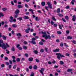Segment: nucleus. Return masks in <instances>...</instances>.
<instances>
[{"label": "nucleus", "mask_w": 76, "mask_h": 76, "mask_svg": "<svg viewBox=\"0 0 76 76\" xmlns=\"http://www.w3.org/2000/svg\"><path fill=\"white\" fill-rule=\"evenodd\" d=\"M42 34H43L42 37H43V38L45 37L46 40H47L48 38L49 39H51V36L49 35H47L46 33V32H42Z\"/></svg>", "instance_id": "1"}, {"label": "nucleus", "mask_w": 76, "mask_h": 76, "mask_svg": "<svg viewBox=\"0 0 76 76\" xmlns=\"http://www.w3.org/2000/svg\"><path fill=\"white\" fill-rule=\"evenodd\" d=\"M6 45L4 43L2 44L0 43V47H2V48L3 49H6L7 48H9V47H10V46L7 43L6 44Z\"/></svg>", "instance_id": "2"}, {"label": "nucleus", "mask_w": 76, "mask_h": 76, "mask_svg": "<svg viewBox=\"0 0 76 76\" xmlns=\"http://www.w3.org/2000/svg\"><path fill=\"white\" fill-rule=\"evenodd\" d=\"M56 55L57 56V58H58V59H60V57H64V56L61 55V54L60 53H56Z\"/></svg>", "instance_id": "3"}, {"label": "nucleus", "mask_w": 76, "mask_h": 76, "mask_svg": "<svg viewBox=\"0 0 76 76\" xmlns=\"http://www.w3.org/2000/svg\"><path fill=\"white\" fill-rule=\"evenodd\" d=\"M10 20H9L10 22H16V20L15 19H13V18L12 16H10Z\"/></svg>", "instance_id": "4"}, {"label": "nucleus", "mask_w": 76, "mask_h": 76, "mask_svg": "<svg viewBox=\"0 0 76 76\" xmlns=\"http://www.w3.org/2000/svg\"><path fill=\"white\" fill-rule=\"evenodd\" d=\"M19 13V10H17L15 12V13L16 14V15H14L15 18H18V13Z\"/></svg>", "instance_id": "5"}, {"label": "nucleus", "mask_w": 76, "mask_h": 76, "mask_svg": "<svg viewBox=\"0 0 76 76\" xmlns=\"http://www.w3.org/2000/svg\"><path fill=\"white\" fill-rule=\"evenodd\" d=\"M39 72H40V73H41L42 75H44L43 72H44V68H42L40 70H39Z\"/></svg>", "instance_id": "6"}, {"label": "nucleus", "mask_w": 76, "mask_h": 76, "mask_svg": "<svg viewBox=\"0 0 76 76\" xmlns=\"http://www.w3.org/2000/svg\"><path fill=\"white\" fill-rule=\"evenodd\" d=\"M59 50H60L59 49H56L55 50H53V51L54 53H56L57 52H58Z\"/></svg>", "instance_id": "7"}, {"label": "nucleus", "mask_w": 76, "mask_h": 76, "mask_svg": "<svg viewBox=\"0 0 76 76\" xmlns=\"http://www.w3.org/2000/svg\"><path fill=\"white\" fill-rule=\"evenodd\" d=\"M30 30V28H28L27 29H26L25 30V32L26 33H27V34L29 33V31Z\"/></svg>", "instance_id": "8"}, {"label": "nucleus", "mask_w": 76, "mask_h": 76, "mask_svg": "<svg viewBox=\"0 0 76 76\" xmlns=\"http://www.w3.org/2000/svg\"><path fill=\"white\" fill-rule=\"evenodd\" d=\"M72 20L73 21H75L76 20V16L75 15H73L72 16Z\"/></svg>", "instance_id": "9"}, {"label": "nucleus", "mask_w": 76, "mask_h": 76, "mask_svg": "<svg viewBox=\"0 0 76 76\" xmlns=\"http://www.w3.org/2000/svg\"><path fill=\"white\" fill-rule=\"evenodd\" d=\"M16 35L17 36H18V38H19L20 37H21L22 36V35H21V34L20 33H17L16 34Z\"/></svg>", "instance_id": "10"}, {"label": "nucleus", "mask_w": 76, "mask_h": 76, "mask_svg": "<svg viewBox=\"0 0 76 76\" xmlns=\"http://www.w3.org/2000/svg\"><path fill=\"white\" fill-rule=\"evenodd\" d=\"M67 38L68 39H72V37L70 36H68L67 37Z\"/></svg>", "instance_id": "11"}, {"label": "nucleus", "mask_w": 76, "mask_h": 76, "mask_svg": "<svg viewBox=\"0 0 76 76\" xmlns=\"http://www.w3.org/2000/svg\"><path fill=\"white\" fill-rule=\"evenodd\" d=\"M28 60L30 61H33V58H29Z\"/></svg>", "instance_id": "12"}, {"label": "nucleus", "mask_w": 76, "mask_h": 76, "mask_svg": "<svg viewBox=\"0 0 76 76\" xmlns=\"http://www.w3.org/2000/svg\"><path fill=\"white\" fill-rule=\"evenodd\" d=\"M23 18L24 19H28L29 17H28V16H24L23 17Z\"/></svg>", "instance_id": "13"}, {"label": "nucleus", "mask_w": 76, "mask_h": 76, "mask_svg": "<svg viewBox=\"0 0 76 76\" xmlns=\"http://www.w3.org/2000/svg\"><path fill=\"white\" fill-rule=\"evenodd\" d=\"M42 4L43 6H45V2H42Z\"/></svg>", "instance_id": "14"}, {"label": "nucleus", "mask_w": 76, "mask_h": 76, "mask_svg": "<svg viewBox=\"0 0 76 76\" xmlns=\"http://www.w3.org/2000/svg\"><path fill=\"white\" fill-rule=\"evenodd\" d=\"M1 16H4V15L1 12L0 13V18H1Z\"/></svg>", "instance_id": "15"}, {"label": "nucleus", "mask_w": 76, "mask_h": 76, "mask_svg": "<svg viewBox=\"0 0 76 76\" xmlns=\"http://www.w3.org/2000/svg\"><path fill=\"white\" fill-rule=\"evenodd\" d=\"M12 26L13 28H16V27H17V25H16V24H13V25H12Z\"/></svg>", "instance_id": "16"}, {"label": "nucleus", "mask_w": 76, "mask_h": 76, "mask_svg": "<svg viewBox=\"0 0 76 76\" xmlns=\"http://www.w3.org/2000/svg\"><path fill=\"white\" fill-rule=\"evenodd\" d=\"M18 8H22V7H23V6L18 5Z\"/></svg>", "instance_id": "17"}, {"label": "nucleus", "mask_w": 76, "mask_h": 76, "mask_svg": "<svg viewBox=\"0 0 76 76\" xmlns=\"http://www.w3.org/2000/svg\"><path fill=\"white\" fill-rule=\"evenodd\" d=\"M23 49H24L25 50H26V49H27V46H23Z\"/></svg>", "instance_id": "18"}, {"label": "nucleus", "mask_w": 76, "mask_h": 76, "mask_svg": "<svg viewBox=\"0 0 76 76\" xmlns=\"http://www.w3.org/2000/svg\"><path fill=\"white\" fill-rule=\"evenodd\" d=\"M52 19L53 20H54V21H56V20L55 18V17L54 16H52Z\"/></svg>", "instance_id": "19"}, {"label": "nucleus", "mask_w": 76, "mask_h": 76, "mask_svg": "<svg viewBox=\"0 0 76 76\" xmlns=\"http://www.w3.org/2000/svg\"><path fill=\"white\" fill-rule=\"evenodd\" d=\"M31 43L32 44H36V43H35V42L34 41H32L31 42Z\"/></svg>", "instance_id": "20"}, {"label": "nucleus", "mask_w": 76, "mask_h": 76, "mask_svg": "<svg viewBox=\"0 0 76 76\" xmlns=\"http://www.w3.org/2000/svg\"><path fill=\"white\" fill-rule=\"evenodd\" d=\"M60 11V8H58L57 10V13H59Z\"/></svg>", "instance_id": "21"}, {"label": "nucleus", "mask_w": 76, "mask_h": 76, "mask_svg": "<svg viewBox=\"0 0 76 76\" xmlns=\"http://www.w3.org/2000/svg\"><path fill=\"white\" fill-rule=\"evenodd\" d=\"M3 39H6V37L5 36H4V35H3L2 37Z\"/></svg>", "instance_id": "22"}, {"label": "nucleus", "mask_w": 76, "mask_h": 76, "mask_svg": "<svg viewBox=\"0 0 76 76\" xmlns=\"http://www.w3.org/2000/svg\"><path fill=\"white\" fill-rule=\"evenodd\" d=\"M33 68H34V69H37V66L35 65L34 66Z\"/></svg>", "instance_id": "23"}, {"label": "nucleus", "mask_w": 76, "mask_h": 76, "mask_svg": "<svg viewBox=\"0 0 76 76\" xmlns=\"http://www.w3.org/2000/svg\"><path fill=\"white\" fill-rule=\"evenodd\" d=\"M60 64H62V65H63V64H64V62L62 61H60Z\"/></svg>", "instance_id": "24"}, {"label": "nucleus", "mask_w": 76, "mask_h": 76, "mask_svg": "<svg viewBox=\"0 0 76 76\" xmlns=\"http://www.w3.org/2000/svg\"><path fill=\"white\" fill-rule=\"evenodd\" d=\"M16 65H14L13 66V69L15 70V69H16Z\"/></svg>", "instance_id": "25"}, {"label": "nucleus", "mask_w": 76, "mask_h": 76, "mask_svg": "<svg viewBox=\"0 0 76 76\" xmlns=\"http://www.w3.org/2000/svg\"><path fill=\"white\" fill-rule=\"evenodd\" d=\"M2 10L3 11H6L7 10V8H3L2 9Z\"/></svg>", "instance_id": "26"}, {"label": "nucleus", "mask_w": 76, "mask_h": 76, "mask_svg": "<svg viewBox=\"0 0 76 76\" xmlns=\"http://www.w3.org/2000/svg\"><path fill=\"white\" fill-rule=\"evenodd\" d=\"M48 6L50 9H52V4H50V5H49Z\"/></svg>", "instance_id": "27"}, {"label": "nucleus", "mask_w": 76, "mask_h": 76, "mask_svg": "<svg viewBox=\"0 0 76 76\" xmlns=\"http://www.w3.org/2000/svg\"><path fill=\"white\" fill-rule=\"evenodd\" d=\"M71 71H72V69H69L67 70V72H70Z\"/></svg>", "instance_id": "28"}, {"label": "nucleus", "mask_w": 76, "mask_h": 76, "mask_svg": "<svg viewBox=\"0 0 76 76\" xmlns=\"http://www.w3.org/2000/svg\"><path fill=\"white\" fill-rule=\"evenodd\" d=\"M11 50L12 51H15V48L13 46L12 47Z\"/></svg>", "instance_id": "29"}, {"label": "nucleus", "mask_w": 76, "mask_h": 76, "mask_svg": "<svg viewBox=\"0 0 76 76\" xmlns=\"http://www.w3.org/2000/svg\"><path fill=\"white\" fill-rule=\"evenodd\" d=\"M65 19L66 20H69V17L67 16H65Z\"/></svg>", "instance_id": "30"}, {"label": "nucleus", "mask_w": 76, "mask_h": 76, "mask_svg": "<svg viewBox=\"0 0 76 76\" xmlns=\"http://www.w3.org/2000/svg\"><path fill=\"white\" fill-rule=\"evenodd\" d=\"M17 19L18 20H22V18H17Z\"/></svg>", "instance_id": "31"}, {"label": "nucleus", "mask_w": 76, "mask_h": 76, "mask_svg": "<svg viewBox=\"0 0 76 76\" xmlns=\"http://www.w3.org/2000/svg\"><path fill=\"white\" fill-rule=\"evenodd\" d=\"M39 44L40 45H43L44 44V43L43 42H39Z\"/></svg>", "instance_id": "32"}, {"label": "nucleus", "mask_w": 76, "mask_h": 76, "mask_svg": "<svg viewBox=\"0 0 76 76\" xmlns=\"http://www.w3.org/2000/svg\"><path fill=\"white\" fill-rule=\"evenodd\" d=\"M75 1V0H72L71 1V3L72 4H74V2Z\"/></svg>", "instance_id": "33"}, {"label": "nucleus", "mask_w": 76, "mask_h": 76, "mask_svg": "<svg viewBox=\"0 0 76 76\" xmlns=\"http://www.w3.org/2000/svg\"><path fill=\"white\" fill-rule=\"evenodd\" d=\"M58 15L59 16H63V15L61 14H58Z\"/></svg>", "instance_id": "34"}, {"label": "nucleus", "mask_w": 76, "mask_h": 76, "mask_svg": "<svg viewBox=\"0 0 76 76\" xmlns=\"http://www.w3.org/2000/svg\"><path fill=\"white\" fill-rule=\"evenodd\" d=\"M57 33L58 34H61V32L60 31H58Z\"/></svg>", "instance_id": "35"}, {"label": "nucleus", "mask_w": 76, "mask_h": 76, "mask_svg": "<svg viewBox=\"0 0 76 76\" xmlns=\"http://www.w3.org/2000/svg\"><path fill=\"white\" fill-rule=\"evenodd\" d=\"M34 52L35 54H37L38 53V51L37 50H34Z\"/></svg>", "instance_id": "36"}, {"label": "nucleus", "mask_w": 76, "mask_h": 76, "mask_svg": "<svg viewBox=\"0 0 76 76\" xmlns=\"http://www.w3.org/2000/svg\"><path fill=\"white\" fill-rule=\"evenodd\" d=\"M20 58H17V59H16L17 61H20Z\"/></svg>", "instance_id": "37"}, {"label": "nucleus", "mask_w": 76, "mask_h": 76, "mask_svg": "<svg viewBox=\"0 0 76 76\" xmlns=\"http://www.w3.org/2000/svg\"><path fill=\"white\" fill-rule=\"evenodd\" d=\"M20 45L18 44L16 45V47L17 48H19V47H20Z\"/></svg>", "instance_id": "38"}, {"label": "nucleus", "mask_w": 76, "mask_h": 76, "mask_svg": "<svg viewBox=\"0 0 76 76\" xmlns=\"http://www.w3.org/2000/svg\"><path fill=\"white\" fill-rule=\"evenodd\" d=\"M31 76H34V73L33 72H32L30 75Z\"/></svg>", "instance_id": "39"}, {"label": "nucleus", "mask_w": 76, "mask_h": 76, "mask_svg": "<svg viewBox=\"0 0 76 76\" xmlns=\"http://www.w3.org/2000/svg\"><path fill=\"white\" fill-rule=\"evenodd\" d=\"M56 71L57 72H58V73H60L61 72V71L59 69H56Z\"/></svg>", "instance_id": "40"}, {"label": "nucleus", "mask_w": 76, "mask_h": 76, "mask_svg": "<svg viewBox=\"0 0 76 76\" xmlns=\"http://www.w3.org/2000/svg\"><path fill=\"white\" fill-rule=\"evenodd\" d=\"M3 40L1 39L0 40V44H1L3 43Z\"/></svg>", "instance_id": "41"}, {"label": "nucleus", "mask_w": 76, "mask_h": 76, "mask_svg": "<svg viewBox=\"0 0 76 76\" xmlns=\"http://www.w3.org/2000/svg\"><path fill=\"white\" fill-rule=\"evenodd\" d=\"M18 48L20 50H22V47H18Z\"/></svg>", "instance_id": "42"}, {"label": "nucleus", "mask_w": 76, "mask_h": 76, "mask_svg": "<svg viewBox=\"0 0 76 76\" xmlns=\"http://www.w3.org/2000/svg\"><path fill=\"white\" fill-rule=\"evenodd\" d=\"M36 40V39L35 38L33 37L32 38V41H35Z\"/></svg>", "instance_id": "43"}, {"label": "nucleus", "mask_w": 76, "mask_h": 76, "mask_svg": "<svg viewBox=\"0 0 76 76\" xmlns=\"http://www.w3.org/2000/svg\"><path fill=\"white\" fill-rule=\"evenodd\" d=\"M64 45L66 47H69V46L67 45H66V43H64Z\"/></svg>", "instance_id": "44"}, {"label": "nucleus", "mask_w": 76, "mask_h": 76, "mask_svg": "<svg viewBox=\"0 0 76 76\" xmlns=\"http://www.w3.org/2000/svg\"><path fill=\"white\" fill-rule=\"evenodd\" d=\"M66 34H69V33L70 32V31H66Z\"/></svg>", "instance_id": "45"}, {"label": "nucleus", "mask_w": 76, "mask_h": 76, "mask_svg": "<svg viewBox=\"0 0 76 76\" xmlns=\"http://www.w3.org/2000/svg\"><path fill=\"white\" fill-rule=\"evenodd\" d=\"M9 68L10 69H11V67H12V65H9L8 66Z\"/></svg>", "instance_id": "46"}, {"label": "nucleus", "mask_w": 76, "mask_h": 76, "mask_svg": "<svg viewBox=\"0 0 76 76\" xmlns=\"http://www.w3.org/2000/svg\"><path fill=\"white\" fill-rule=\"evenodd\" d=\"M59 28L60 29H62V27H61V26L60 25H59Z\"/></svg>", "instance_id": "47"}, {"label": "nucleus", "mask_w": 76, "mask_h": 76, "mask_svg": "<svg viewBox=\"0 0 76 76\" xmlns=\"http://www.w3.org/2000/svg\"><path fill=\"white\" fill-rule=\"evenodd\" d=\"M1 67H4V64H1Z\"/></svg>", "instance_id": "48"}, {"label": "nucleus", "mask_w": 76, "mask_h": 76, "mask_svg": "<svg viewBox=\"0 0 76 76\" xmlns=\"http://www.w3.org/2000/svg\"><path fill=\"white\" fill-rule=\"evenodd\" d=\"M66 56H70V54L68 53H66Z\"/></svg>", "instance_id": "49"}, {"label": "nucleus", "mask_w": 76, "mask_h": 76, "mask_svg": "<svg viewBox=\"0 0 76 76\" xmlns=\"http://www.w3.org/2000/svg\"><path fill=\"white\" fill-rule=\"evenodd\" d=\"M9 61H10V64H12V60H10Z\"/></svg>", "instance_id": "50"}, {"label": "nucleus", "mask_w": 76, "mask_h": 76, "mask_svg": "<svg viewBox=\"0 0 76 76\" xmlns=\"http://www.w3.org/2000/svg\"><path fill=\"white\" fill-rule=\"evenodd\" d=\"M55 76H58V73L56 72L55 74Z\"/></svg>", "instance_id": "51"}, {"label": "nucleus", "mask_w": 76, "mask_h": 76, "mask_svg": "<svg viewBox=\"0 0 76 76\" xmlns=\"http://www.w3.org/2000/svg\"><path fill=\"white\" fill-rule=\"evenodd\" d=\"M12 58H13V59H15V58H16V57L14 56H12Z\"/></svg>", "instance_id": "52"}, {"label": "nucleus", "mask_w": 76, "mask_h": 76, "mask_svg": "<svg viewBox=\"0 0 76 76\" xmlns=\"http://www.w3.org/2000/svg\"><path fill=\"white\" fill-rule=\"evenodd\" d=\"M60 46H61V47H63V43H61L60 44Z\"/></svg>", "instance_id": "53"}, {"label": "nucleus", "mask_w": 76, "mask_h": 76, "mask_svg": "<svg viewBox=\"0 0 76 76\" xmlns=\"http://www.w3.org/2000/svg\"><path fill=\"white\" fill-rule=\"evenodd\" d=\"M51 25H54V22L53 21H51Z\"/></svg>", "instance_id": "54"}, {"label": "nucleus", "mask_w": 76, "mask_h": 76, "mask_svg": "<svg viewBox=\"0 0 76 76\" xmlns=\"http://www.w3.org/2000/svg\"><path fill=\"white\" fill-rule=\"evenodd\" d=\"M5 63L7 65H9V63L7 62H6Z\"/></svg>", "instance_id": "55"}, {"label": "nucleus", "mask_w": 76, "mask_h": 76, "mask_svg": "<svg viewBox=\"0 0 76 76\" xmlns=\"http://www.w3.org/2000/svg\"><path fill=\"white\" fill-rule=\"evenodd\" d=\"M29 69H32V66H29Z\"/></svg>", "instance_id": "56"}, {"label": "nucleus", "mask_w": 76, "mask_h": 76, "mask_svg": "<svg viewBox=\"0 0 76 76\" xmlns=\"http://www.w3.org/2000/svg\"><path fill=\"white\" fill-rule=\"evenodd\" d=\"M48 63L49 64H52V63H51V62L49 61L48 62Z\"/></svg>", "instance_id": "57"}, {"label": "nucleus", "mask_w": 76, "mask_h": 76, "mask_svg": "<svg viewBox=\"0 0 76 76\" xmlns=\"http://www.w3.org/2000/svg\"><path fill=\"white\" fill-rule=\"evenodd\" d=\"M40 51L41 53H43V52H44V49H42Z\"/></svg>", "instance_id": "58"}, {"label": "nucleus", "mask_w": 76, "mask_h": 76, "mask_svg": "<svg viewBox=\"0 0 76 76\" xmlns=\"http://www.w3.org/2000/svg\"><path fill=\"white\" fill-rule=\"evenodd\" d=\"M24 44H27V42H26V41H25L24 42Z\"/></svg>", "instance_id": "59"}, {"label": "nucleus", "mask_w": 76, "mask_h": 76, "mask_svg": "<svg viewBox=\"0 0 76 76\" xmlns=\"http://www.w3.org/2000/svg\"><path fill=\"white\" fill-rule=\"evenodd\" d=\"M12 30V28H8V31H11Z\"/></svg>", "instance_id": "60"}, {"label": "nucleus", "mask_w": 76, "mask_h": 76, "mask_svg": "<svg viewBox=\"0 0 76 76\" xmlns=\"http://www.w3.org/2000/svg\"><path fill=\"white\" fill-rule=\"evenodd\" d=\"M62 20H63V21H64V22H66V20H65L64 18H62Z\"/></svg>", "instance_id": "61"}, {"label": "nucleus", "mask_w": 76, "mask_h": 76, "mask_svg": "<svg viewBox=\"0 0 76 76\" xmlns=\"http://www.w3.org/2000/svg\"><path fill=\"white\" fill-rule=\"evenodd\" d=\"M33 36H35V35H36V33H33Z\"/></svg>", "instance_id": "62"}, {"label": "nucleus", "mask_w": 76, "mask_h": 76, "mask_svg": "<svg viewBox=\"0 0 76 76\" xmlns=\"http://www.w3.org/2000/svg\"><path fill=\"white\" fill-rule=\"evenodd\" d=\"M72 42L74 43V44H76V41L75 40H73L72 41Z\"/></svg>", "instance_id": "63"}, {"label": "nucleus", "mask_w": 76, "mask_h": 76, "mask_svg": "<svg viewBox=\"0 0 76 76\" xmlns=\"http://www.w3.org/2000/svg\"><path fill=\"white\" fill-rule=\"evenodd\" d=\"M73 55L75 57H76V53H74Z\"/></svg>", "instance_id": "64"}]
</instances>
